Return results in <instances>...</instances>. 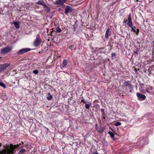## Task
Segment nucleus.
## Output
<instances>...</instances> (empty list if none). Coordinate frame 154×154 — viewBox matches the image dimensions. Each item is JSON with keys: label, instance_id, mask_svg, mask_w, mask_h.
Instances as JSON below:
<instances>
[{"label": "nucleus", "instance_id": "bb28decb", "mask_svg": "<svg viewBox=\"0 0 154 154\" xmlns=\"http://www.w3.org/2000/svg\"><path fill=\"white\" fill-rule=\"evenodd\" d=\"M136 34L137 35L139 32V30L138 29H137V31H136Z\"/></svg>", "mask_w": 154, "mask_h": 154}, {"label": "nucleus", "instance_id": "7ed1b4c3", "mask_svg": "<svg viewBox=\"0 0 154 154\" xmlns=\"http://www.w3.org/2000/svg\"><path fill=\"white\" fill-rule=\"evenodd\" d=\"M30 49L29 48H23L19 51L18 52L17 54L18 55H20L23 54L29 51H30Z\"/></svg>", "mask_w": 154, "mask_h": 154}, {"label": "nucleus", "instance_id": "f3484780", "mask_svg": "<svg viewBox=\"0 0 154 154\" xmlns=\"http://www.w3.org/2000/svg\"><path fill=\"white\" fill-rule=\"evenodd\" d=\"M56 30L57 32L58 33L60 32H61V29L59 27H58L57 28H56Z\"/></svg>", "mask_w": 154, "mask_h": 154}, {"label": "nucleus", "instance_id": "423d86ee", "mask_svg": "<svg viewBox=\"0 0 154 154\" xmlns=\"http://www.w3.org/2000/svg\"><path fill=\"white\" fill-rule=\"evenodd\" d=\"M137 97L139 98H140L142 100H145L146 99V96L145 95H142L139 93H137Z\"/></svg>", "mask_w": 154, "mask_h": 154}, {"label": "nucleus", "instance_id": "473e14b6", "mask_svg": "<svg viewBox=\"0 0 154 154\" xmlns=\"http://www.w3.org/2000/svg\"><path fill=\"white\" fill-rule=\"evenodd\" d=\"M21 143H22V144H23V142H22Z\"/></svg>", "mask_w": 154, "mask_h": 154}, {"label": "nucleus", "instance_id": "c756f323", "mask_svg": "<svg viewBox=\"0 0 154 154\" xmlns=\"http://www.w3.org/2000/svg\"><path fill=\"white\" fill-rule=\"evenodd\" d=\"M115 54H114H114H112V56H115Z\"/></svg>", "mask_w": 154, "mask_h": 154}, {"label": "nucleus", "instance_id": "72a5a7b5", "mask_svg": "<svg viewBox=\"0 0 154 154\" xmlns=\"http://www.w3.org/2000/svg\"><path fill=\"white\" fill-rule=\"evenodd\" d=\"M1 144H2L1 143H0V146L1 145Z\"/></svg>", "mask_w": 154, "mask_h": 154}, {"label": "nucleus", "instance_id": "4be33fe9", "mask_svg": "<svg viewBox=\"0 0 154 154\" xmlns=\"http://www.w3.org/2000/svg\"><path fill=\"white\" fill-rule=\"evenodd\" d=\"M131 28V31L132 32H136V31L135 30V29H136L135 27H134L135 28H134V27H133V26H132V27Z\"/></svg>", "mask_w": 154, "mask_h": 154}, {"label": "nucleus", "instance_id": "6e6552de", "mask_svg": "<svg viewBox=\"0 0 154 154\" xmlns=\"http://www.w3.org/2000/svg\"><path fill=\"white\" fill-rule=\"evenodd\" d=\"M44 11L46 12H48L50 11V9L46 5L44 6Z\"/></svg>", "mask_w": 154, "mask_h": 154}, {"label": "nucleus", "instance_id": "5701e85b", "mask_svg": "<svg viewBox=\"0 0 154 154\" xmlns=\"http://www.w3.org/2000/svg\"><path fill=\"white\" fill-rule=\"evenodd\" d=\"M90 106V105L89 104L86 103L85 104V107L86 109H88Z\"/></svg>", "mask_w": 154, "mask_h": 154}, {"label": "nucleus", "instance_id": "f8f14e48", "mask_svg": "<svg viewBox=\"0 0 154 154\" xmlns=\"http://www.w3.org/2000/svg\"><path fill=\"white\" fill-rule=\"evenodd\" d=\"M67 64V60L66 59L64 60L63 61L62 64V67H65Z\"/></svg>", "mask_w": 154, "mask_h": 154}, {"label": "nucleus", "instance_id": "2eb2a0df", "mask_svg": "<svg viewBox=\"0 0 154 154\" xmlns=\"http://www.w3.org/2000/svg\"><path fill=\"white\" fill-rule=\"evenodd\" d=\"M52 97L51 94L48 93V96L47 97V98L48 100H51L52 99Z\"/></svg>", "mask_w": 154, "mask_h": 154}, {"label": "nucleus", "instance_id": "a878e982", "mask_svg": "<svg viewBox=\"0 0 154 154\" xmlns=\"http://www.w3.org/2000/svg\"><path fill=\"white\" fill-rule=\"evenodd\" d=\"M3 71V70H2V67L1 65H0V72H2Z\"/></svg>", "mask_w": 154, "mask_h": 154}, {"label": "nucleus", "instance_id": "2f4dec72", "mask_svg": "<svg viewBox=\"0 0 154 154\" xmlns=\"http://www.w3.org/2000/svg\"><path fill=\"white\" fill-rule=\"evenodd\" d=\"M144 85L143 84V83L141 84V86H143Z\"/></svg>", "mask_w": 154, "mask_h": 154}, {"label": "nucleus", "instance_id": "f03ea898", "mask_svg": "<svg viewBox=\"0 0 154 154\" xmlns=\"http://www.w3.org/2000/svg\"><path fill=\"white\" fill-rule=\"evenodd\" d=\"M12 50L11 47H7L1 50V52L2 54H5L8 53L11 51Z\"/></svg>", "mask_w": 154, "mask_h": 154}, {"label": "nucleus", "instance_id": "20e7f679", "mask_svg": "<svg viewBox=\"0 0 154 154\" xmlns=\"http://www.w3.org/2000/svg\"><path fill=\"white\" fill-rule=\"evenodd\" d=\"M67 0H57L54 2L55 5H57L58 6H61Z\"/></svg>", "mask_w": 154, "mask_h": 154}, {"label": "nucleus", "instance_id": "dca6fc26", "mask_svg": "<svg viewBox=\"0 0 154 154\" xmlns=\"http://www.w3.org/2000/svg\"><path fill=\"white\" fill-rule=\"evenodd\" d=\"M108 133L110 135V137L112 138L113 139H115L114 138V133H113L111 131L109 132Z\"/></svg>", "mask_w": 154, "mask_h": 154}, {"label": "nucleus", "instance_id": "f704fd0d", "mask_svg": "<svg viewBox=\"0 0 154 154\" xmlns=\"http://www.w3.org/2000/svg\"><path fill=\"white\" fill-rule=\"evenodd\" d=\"M97 154H98V153H97Z\"/></svg>", "mask_w": 154, "mask_h": 154}, {"label": "nucleus", "instance_id": "6ab92c4d", "mask_svg": "<svg viewBox=\"0 0 154 154\" xmlns=\"http://www.w3.org/2000/svg\"><path fill=\"white\" fill-rule=\"evenodd\" d=\"M26 151L24 149H22L20 150L19 152L20 153H24Z\"/></svg>", "mask_w": 154, "mask_h": 154}, {"label": "nucleus", "instance_id": "cd10ccee", "mask_svg": "<svg viewBox=\"0 0 154 154\" xmlns=\"http://www.w3.org/2000/svg\"><path fill=\"white\" fill-rule=\"evenodd\" d=\"M146 91L148 93H150L149 91L148 90V89H146Z\"/></svg>", "mask_w": 154, "mask_h": 154}, {"label": "nucleus", "instance_id": "ddd939ff", "mask_svg": "<svg viewBox=\"0 0 154 154\" xmlns=\"http://www.w3.org/2000/svg\"><path fill=\"white\" fill-rule=\"evenodd\" d=\"M37 4H39L40 5H42L43 6H44L45 5H46L45 3L43 1H39L37 3Z\"/></svg>", "mask_w": 154, "mask_h": 154}, {"label": "nucleus", "instance_id": "9d476101", "mask_svg": "<svg viewBox=\"0 0 154 154\" xmlns=\"http://www.w3.org/2000/svg\"><path fill=\"white\" fill-rule=\"evenodd\" d=\"M13 23L16 28L18 29L19 28L20 26L19 25L20 22L19 21H14Z\"/></svg>", "mask_w": 154, "mask_h": 154}, {"label": "nucleus", "instance_id": "393cba45", "mask_svg": "<svg viewBox=\"0 0 154 154\" xmlns=\"http://www.w3.org/2000/svg\"><path fill=\"white\" fill-rule=\"evenodd\" d=\"M146 89H149L150 91H152L153 89L152 87L151 86H149L148 88H147Z\"/></svg>", "mask_w": 154, "mask_h": 154}, {"label": "nucleus", "instance_id": "a211bd4d", "mask_svg": "<svg viewBox=\"0 0 154 154\" xmlns=\"http://www.w3.org/2000/svg\"><path fill=\"white\" fill-rule=\"evenodd\" d=\"M0 86L4 88H6V86L5 84L1 82H0Z\"/></svg>", "mask_w": 154, "mask_h": 154}, {"label": "nucleus", "instance_id": "9b49d317", "mask_svg": "<svg viewBox=\"0 0 154 154\" xmlns=\"http://www.w3.org/2000/svg\"><path fill=\"white\" fill-rule=\"evenodd\" d=\"M124 86H128V87H130L131 86V84L129 82L125 81L124 83Z\"/></svg>", "mask_w": 154, "mask_h": 154}, {"label": "nucleus", "instance_id": "39448f33", "mask_svg": "<svg viewBox=\"0 0 154 154\" xmlns=\"http://www.w3.org/2000/svg\"><path fill=\"white\" fill-rule=\"evenodd\" d=\"M72 11V9L68 5L66 6L65 9V11L64 13L68 15L69 12H71Z\"/></svg>", "mask_w": 154, "mask_h": 154}, {"label": "nucleus", "instance_id": "c85d7f7f", "mask_svg": "<svg viewBox=\"0 0 154 154\" xmlns=\"http://www.w3.org/2000/svg\"><path fill=\"white\" fill-rule=\"evenodd\" d=\"M81 102H84L85 103V102L83 100H81Z\"/></svg>", "mask_w": 154, "mask_h": 154}, {"label": "nucleus", "instance_id": "aec40b11", "mask_svg": "<svg viewBox=\"0 0 154 154\" xmlns=\"http://www.w3.org/2000/svg\"><path fill=\"white\" fill-rule=\"evenodd\" d=\"M131 15V14H129L128 17V20H127V21H132Z\"/></svg>", "mask_w": 154, "mask_h": 154}, {"label": "nucleus", "instance_id": "f257e3e1", "mask_svg": "<svg viewBox=\"0 0 154 154\" xmlns=\"http://www.w3.org/2000/svg\"><path fill=\"white\" fill-rule=\"evenodd\" d=\"M42 42V40L40 38L39 35H37L36 38L34 42V45L35 46H37L39 45Z\"/></svg>", "mask_w": 154, "mask_h": 154}, {"label": "nucleus", "instance_id": "1a4fd4ad", "mask_svg": "<svg viewBox=\"0 0 154 154\" xmlns=\"http://www.w3.org/2000/svg\"><path fill=\"white\" fill-rule=\"evenodd\" d=\"M1 66L3 71L7 67L10 66V64L7 63H5L3 64H1Z\"/></svg>", "mask_w": 154, "mask_h": 154}, {"label": "nucleus", "instance_id": "0eeeda50", "mask_svg": "<svg viewBox=\"0 0 154 154\" xmlns=\"http://www.w3.org/2000/svg\"><path fill=\"white\" fill-rule=\"evenodd\" d=\"M111 33L110 32V29L109 28L107 29L105 35V37L106 38H108L110 35Z\"/></svg>", "mask_w": 154, "mask_h": 154}, {"label": "nucleus", "instance_id": "412c9836", "mask_svg": "<svg viewBox=\"0 0 154 154\" xmlns=\"http://www.w3.org/2000/svg\"><path fill=\"white\" fill-rule=\"evenodd\" d=\"M121 123L120 122H117L116 123L114 124V125L116 126H118L120 125H121Z\"/></svg>", "mask_w": 154, "mask_h": 154}, {"label": "nucleus", "instance_id": "4468645a", "mask_svg": "<svg viewBox=\"0 0 154 154\" xmlns=\"http://www.w3.org/2000/svg\"><path fill=\"white\" fill-rule=\"evenodd\" d=\"M127 25L130 27H131L133 26V24L132 21H127Z\"/></svg>", "mask_w": 154, "mask_h": 154}, {"label": "nucleus", "instance_id": "b1692460", "mask_svg": "<svg viewBox=\"0 0 154 154\" xmlns=\"http://www.w3.org/2000/svg\"><path fill=\"white\" fill-rule=\"evenodd\" d=\"M33 72L35 74H37L38 73V72L37 70H35L33 71Z\"/></svg>", "mask_w": 154, "mask_h": 154}, {"label": "nucleus", "instance_id": "7c9ffc66", "mask_svg": "<svg viewBox=\"0 0 154 154\" xmlns=\"http://www.w3.org/2000/svg\"><path fill=\"white\" fill-rule=\"evenodd\" d=\"M127 21V20H126L125 21L123 22V23H126Z\"/></svg>", "mask_w": 154, "mask_h": 154}]
</instances>
